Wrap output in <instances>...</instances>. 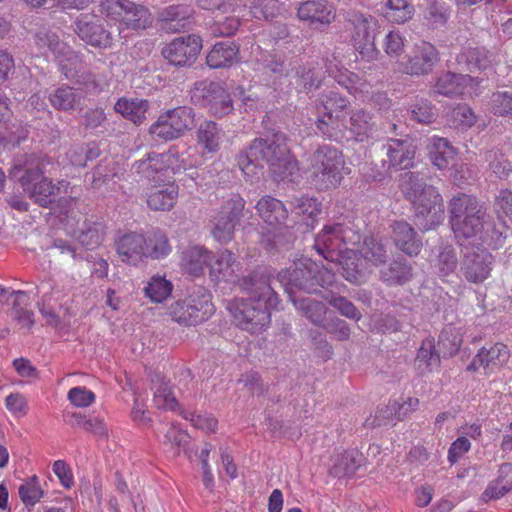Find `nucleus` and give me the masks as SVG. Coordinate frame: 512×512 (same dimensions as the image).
Segmentation results:
<instances>
[{
  "mask_svg": "<svg viewBox=\"0 0 512 512\" xmlns=\"http://www.w3.org/2000/svg\"><path fill=\"white\" fill-rule=\"evenodd\" d=\"M12 301V317L23 328L30 330L34 324V314L26 307L28 303V296L24 291L18 290L11 293Z\"/></svg>",
  "mask_w": 512,
  "mask_h": 512,
  "instance_id": "49530a36",
  "label": "nucleus"
},
{
  "mask_svg": "<svg viewBox=\"0 0 512 512\" xmlns=\"http://www.w3.org/2000/svg\"><path fill=\"white\" fill-rule=\"evenodd\" d=\"M406 38L398 29L390 30L384 37L382 48L391 59H399L405 51Z\"/></svg>",
  "mask_w": 512,
  "mask_h": 512,
  "instance_id": "4d7b16f0",
  "label": "nucleus"
},
{
  "mask_svg": "<svg viewBox=\"0 0 512 512\" xmlns=\"http://www.w3.org/2000/svg\"><path fill=\"white\" fill-rule=\"evenodd\" d=\"M212 259L213 252L203 245H189L179 252L180 268L193 277L204 275Z\"/></svg>",
  "mask_w": 512,
  "mask_h": 512,
  "instance_id": "393cba45",
  "label": "nucleus"
},
{
  "mask_svg": "<svg viewBox=\"0 0 512 512\" xmlns=\"http://www.w3.org/2000/svg\"><path fill=\"white\" fill-rule=\"evenodd\" d=\"M277 277L290 296L294 287L312 294L317 293L320 287L331 286L335 281L331 267L320 265L309 258L299 259L289 268L280 271Z\"/></svg>",
  "mask_w": 512,
  "mask_h": 512,
  "instance_id": "0eeeda50",
  "label": "nucleus"
},
{
  "mask_svg": "<svg viewBox=\"0 0 512 512\" xmlns=\"http://www.w3.org/2000/svg\"><path fill=\"white\" fill-rule=\"evenodd\" d=\"M245 200L240 195L227 199L213 217L212 236L219 243H228L233 239L236 226L243 216Z\"/></svg>",
  "mask_w": 512,
  "mask_h": 512,
  "instance_id": "f3484780",
  "label": "nucleus"
},
{
  "mask_svg": "<svg viewBox=\"0 0 512 512\" xmlns=\"http://www.w3.org/2000/svg\"><path fill=\"white\" fill-rule=\"evenodd\" d=\"M100 8L107 19L118 24L119 33L144 30L153 23L150 10L131 0H102Z\"/></svg>",
  "mask_w": 512,
  "mask_h": 512,
  "instance_id": "f8f14e48",
  "label": "nucleus"
},
{
  "mask_svg": "<svg viewBox=\"0 0 512 512\" xmlns=\"http://www.w3.org/2000/svg\"><path fill=\"white\" fill-rule=\"evenodd\" d=\"M297 18L309 24L329 26L336 19V8L329 0H307L297 8Z\"/></svg>",
  "mask_w": 512,
  "mask_h": 512,
  "instance_id": "a878e982",
  "label": "nucleus"
},
{
  "mask_svg": "<svg viewBox=\"0 0 512 512\" xmlns=\"http://www.w3.org/2000/svg\"><path fill=\"white\" fill-rule=\"evenodd\" d=\"M412 117L419 123L431 124L437 118L436 108L428 100H419L411 110Z\"/></svg>",
  "mask_w": 512,
  "mask_h": 512,
  "instance_id": "774afa93",
  "label": "nucleus"
},
{
  "mask_svg": "<svg viewBox=\"0 0 512 512\" xmlns=\"http://www.w3.org/2000/svg\"><path fill=\"white\" fill-rule=\"evenodd\" d=\"M323 76L313 67L304 66L298 75L297 84L306 93L318 89L322 84Z\"/></svg>",
  "mask_w": 512,
  "mask_h": 512,
  "instance_id": "e2e57ef3",
  "label": "nucleus"
},
{
  "mask_svg": "<svg viewBox=\"0 0 512 512\" xmlns=\"http://www.w3.org/2000/svg\"><path fill=\"white\" fill-rule=\"evenodd\" d=\"M259 217L273 229H280L288 218L284 203L269 195L262 196L255 205Z\"/></svg>",
  "mask_w": 512,
  "mask_h": 512,
  "instance_id": "473e14b6",
  "label": "nucleus"
},
{
  "mask_svg": "<svg viewBox=\"0 0 512 512\" xmlns=\"http://www.w3.org/2000/svg\"><path fill=\"white\" fill-rule=\"evenodd\" d=\"M67 399L74 407L86 408L95 402L96 395L84 386H76L68 391Z\"/></svg>",
  "mask_w": 512,
  "mask_h": 512,
  "instance_id": "0e129e2a",
  "label": "nucleus"
},
{
  "mask_svg": "<svg viewBox=\"0 0 512 512\" xmlns=\"http://www.w3.org/2000/svg\"><path fill=\"white\" fill-rule=\"evenodd\" d=\"M209 277L214 282H235L241 270L240 262L227 249L213 253V259L208 266Z\"/></svg>",
  "mask_w": 512,
  "mask_h": 512,
  "instance_id": "cd10ccee",
  "label": "nucleus"
},
{
  "mask_svg": "<svg viewBox=\"0 0 512 512\" xmlns=\"http://www.w3.org/2000/svg\"><path fill=\"white\" fill-rule=\"evenodd\" d=\"M491 111L497 116H507L512 118V93L508 91H498L491 95Z\"/></svg>",
  "mask_w": 512,
  "mask_h": 512,
  "instance_id": "680f3d73",
  "label": "nucleus"
},
{
  "mask_svg": "<svg viewBox=\"0 0 512 512\" xmlns=\"http://www.w3.org/2000/svg\"><path fill=\"white\" fill-rule=\"evenodd\" d=\"M203 48V40L197 34L179 36L166 43L161 55L174 67H191Z\"/></svg>",
  "mask_w": 512,
  "mask_h": 512,
  "instance_id": "a211bd4d",
  "label": "nucleus"
},
{
  "mask_svg": "<svg viewBox=\"0 0 512 512\" xmlns=\"http://www.w3.org/2000/svg\"><path fill=\"white\" fill-rule=\"evenodd\" d=\"M145 242V259L160 260L172 252L169 238L161 230L148 232Z\"/></svg>",
  "mask_w": 512,
  "mask_h": 512,
  "instance_id": "37998d69",
  "label": "nucleus"
},
{
  "mask_svg": "<svg viewBox=\"0 0 512 512\" xmlns=\"http://www.w3.org/2000/svg\"><path fill=\"white\" fill-rule=\"evenodd\" d=\"M413 277V268L404 259L394 260L387 270L382 271L381 279L388 285H404Z\"/></svg>",
  "mask_w": 512,
  "mask_h": 512,
  "instance_id": "a18cd8bd",
  "label": "nucleus"
},
{
  "mask_svg": "<svg viewBox=\"0 0 512 512\" xmlns=\"http://www.w3.org/2000/svg\"><path fill=\"white\" fill-rule=\"evenodd\" d=\"M297 309L303 312L313 324L321 325L325 314L326 307L322 302L315 301L311 298L294 299L292 298Z\"/></svg>",
  "mask_w": 512,
  "mask_h": 512,
  "instance_id": "5fc2aeb1",
  "label": "nucleus"
},
{
  "mask_svg": "<svg viewBox=\"0 0 512 512\" xmlns=\"http://www.w3.org/2000/svg\"><path fill=\"white\" fill-rule=\"evenodd\" d=\"M415 361L419 368L424 365L425 368L429 370L428 372L431 371L433 365H440V356L436 352L433 338H426L422 341V344L418 349ZM425 372L426 371H421V373Z\"/></svg>",
  "mask_w": 512,
  "mask_h": 512,
  "instance_id": "13d9d810",
  "label": "nucleus"
},
{
  "mask_svg": "<svg viewBox=\"0 0 512 512\" xmlns=\"http://www.w3.org/2000/svg\"><path fill=\"white\" fill-rule=\"evenodd\" d=\"M510 357L508 346L502 342L485 345L478 350L466 367V371L476 372L482 369L484 375L489 376L500 371L509 362Z\"/></svg>",
  "mask_w": 512,
  "mask_h": 512,
  "instance_id": "aec40b11",
  "label": "nucleus"
},
{
  "mask_svg": "<svg viewBox=\"0 0 512 512\" xmlns=\"http://www.w3.org/2000/svg\"><path fill=\"white\" fill-rule=\"evenodd\" d=\"M281 6L278 0H254L249 10L254 19L270 21L280 14Z\"/></svg>",
  "mask_w": 512,
  "mask_h": 512,
  "instance_id": "864d4df0",
  "label": "nucleus"
},
{
  "mask_svg": "<svg viewBox=\"0 0 512 512\" xmlns=\"http://www.w3.org/2000/svg\"><path fill=\"white\" fill-rule=\"evenodd\" d=\"M148 109L149 101L139 98L121 97L114 105V110L117 113L136 125H140L144 122Z\"/></svg>",
  "mask_w": 512,
  "mask_h": 512,
  "instance_id": "ea45409f",
  "label": "nucleus"
},
{
  "mask_svg": "<svg viewBox=\"0 0 512 512\" xmlns=\"http://www.w3.org/2000/svg\"><path fill=\"white\" fill-rule=\"evenodd\" d=\"M414 14L415 8L408 0H387L382 6L383 18L392 24H404Z\"/></svg>",
  "mask_w": 512,
  "mask_h": 512,
  "instance_id": "a19ab883",
  "label": "nucleus"
},
{
  "mask_svg": "<svg viewBox=\"0 0 512 512\" xmlns=\"http://www.w3.org/2000/svg\"><path fill=\"white\" fill-rule=\"evenodd\" d=\"M360 233L352 226L344 223L325 225L314 241L316 252L329 262L341 267L343 277L351 283H360L361 269L358 268L360 258L358 245Z\"/></svg>",
  "mask_w": 512,
  "mask_h": 512,
  "instance_id": "20e7f679",
  "label": "nucleus"
},
{
  "mask_svg": "<svg viewBox=\"0 0 512 512\" xmlns=\"http://www.w3.org/2000/svg\"><path fill=\"white\" fill-rule=\"evenodd\" d=\"M243 285L250 298H236L228 304L227 309L235 325L255 333L270 323L271 310L277 307L279 300L267 275L253 272L244 279Z\"/></svg>",
  "mask_w": 512,
  "mask_h": 512,
  "instance_id": "7ed1b4c3",
  "label": "nucleus"
},
{
  "mask_svg": "<svg viewBox=\"0 0 512 512\" xmlns=\"http://www.w3.org/2000/svg\"><path fill=\"white\" fill-rule=\"evenodd\" d=\"M236 161L246 181L254 182L263 175V167L258 163L250 152V145L240 151L236 156Z\"/></svg>",
  "mask_w": 512,
  "mask_h": 512,
  "instance_id": "603ef678",
  "label": "nucleus"
},
{
  "mask_svg": "<svg viewBox=\"0 0 512 512\" xmlns=\"http://www.w3.org/2000/svg\"><path fill=\"white\" fill-rule=\"evenodd\" d=\"M316 128L327 139L342 141L346 137V121L351 110L347 97L336 91L323 93L316 105Z\"/></svg>",
  "mask_w": 512,
  "mask_h": 512,
  "instance_id": "6e6552de",
  "label": "nucleus"
},
{
  "mask_svg": "<svg viewBox=\"0 0 512 512\" xmlns=\"http://www.w3.org/2000/svg\"><path fill=\"white\" fill-rule=\"evenodd\" d=\"M391 227L396 248L410 257L418 256L423 243L415 229L404 220L395 221Z\"/></svg>",
  "mask_w": 512,
  "mask_h": 512,
  "instance_id": "2f4dec72",
  "label": "nucleus"
},
{
  "mask_svg": "<svg viewBox=\"0 0 512 512\" xmlns=\"http://www.w3.org/2000/svg\"><path fill=\"white\" fill-rule=\"evenodd\" d=\"M352 25L351 40L362 56H372L375 51V37L379 29L378 20L363 13H354L349 19Z\"/></svg>",
  "mask_w": 512,
  "mask_h": 512,
  "instance_id": "6ab92c4d",
  "label": "nucleus"
},
{
  "mask_svg": "<svg viewBox=\"0 0 512 512\" xmlns=\"http://www.w3.org/2000/svg\"><path fill=\"white\" fill-rule=\"evenodd\" d=\"M224 132L221 126L212 120L203 121L196 131L197 144L206 153H217L220 150Z\"/></svg>",
  "mask_w": 512,
  "mask_h": 512,
  "instance_id": "4c0bfd02",
  "label": "nucleus"
},
{
  "mask_svg": "<svg viewBox=\"0 0 512 512\" xmlns=\"http://www.w3.org/2000/svg\"><path fill=\"white\" fill-rule=\"evenodd\" d=\"M240 61V45L235 41L217 42L206 55V64L211 69L231 68Z\"/></svg>",
  "mask_w": 512,
  "mask_h": 512,
  "instance_id": "c756f323",
  "label": "nucleus"
},
{
  "mask_svg": "<svg viewBox=\"0 0 512 512\" xmlns=\"http://www.w3.org/2000/svg\"><path fill=\"white\" fill-rule=\"evenodd\" d=\"M180 414L184 419L189 420L196 429H199L206 434H213L217 432L218 420L211 414L186 411H181Z\"/></svg>",
  "mask_w": 512,
  "mask_h": 512,
  "instance_id": "bf43d9fd",
  "label": "nucleus"
},
{
  "mask_svg": "<svg viewBox=\"0 0 512 512\" xmlns=\"http://www.w3.org/2000/svg\"><path fill=\"white\" fill-rule=\"evenodd\" d=\"M140 178L147 180L150 186L146 191V203L154 211H170L179 197V186L167 175L180 174L187 170L185 158L175 146L158 153L148 152L132 165Z\"/></svg>",
  "mask_w": 512,
  "mask_h": 512,
  "instance_id": "f257e3e1",
  "label": "nucleus"
},
{
  "mask_svg": "<svg viewBox=\"0 0 512 512\" xmlns=\"http://www.w3.org/2000/svg\"><path fill=\"white\" fill-rule=\"evenodd\" d=\"M474 82L475 79L470 75L446 72L437 78L433 90L447 97L463 96Z\"/></svg>",
  "mask_w": 512,
  "mask_h": 512,
  "instance_id": "f704fd0d",
  "label": "nucleus"
},
{
  "mask_svg": "<svg viewBox=\"0 0 512 512\" xmlns=\"http://www.w3.org/2000/svg\"><path fill=\"white\" fill-rule=\"evenodd\" d=\"M295 213L309 229L314 228L322 213V203L316 197L303 196L293 203Z\"/></svg>",
  "mask_w": 512,
  "mask_h": 512,
  "instance_id": "79ce46f5",
  "label": "nucleus"
},
{
  "mask_svg": "<svg viewBox=\"0 0 512 512\" xmlns=\"http://www.w3.org/2000/svg\"><path fill=\"white\" fill-rule=\"evenodd\" d=\"M345 164L341 150L331 145L319 146L310 157L307 180L317 190L334 189L344 178Z\"/></svg>",
  "mask_w": 512,
  "mask_h": 512,
  "instance_id": "1a4fd4ad",
  "label": "nucleus"
},
{
  "mask_svg": "<svg viewBox=\"0 0 512 512\" xmlns=\"http://www.w3.org/2000/svg\"><path fill=\"white\" fill-rule=\"evenodd\" d=\"M400 189L405 199L411 203L416 224L422 230H431L442 222V195L435 186L427 184L419 173H404L400 180Z\"/></svg>",
  "mask_w": 512,
  "mask_h": 512,
  "instance_id": "39448f33",
  "label": "nucleus"
},
{
  "mask_svg": "<svg viewBox=\"0 0 512 512\" xmlns=\"http://www.w3.org/2000/svg\"><path fill=\"white\" fill-rule=\"evenodd\" d=\"M215 312L211 293L198 287L185 298L174 301L167 308V315L180 326H197L207 321Z\"/></svg>",
  "mask_w": 512,
  "mask_h": 512,
  "instance_id": "9d476101",
  "label": "nucleus"
},
{
  "mask_svg": "<svg viewBox=\"0 0 512 512\" xmlns=\"http://www.w3.org/2000/svg\"><path fill=\"white\" fill-rule=\"evenodd\" d=\"M363 256L365 260L371 262L374 265H380L385 263L387 254L382 243L377 241L374 237H369L364 240L363 246L361 247L358 256ZM358 262V267L360 266Z\"/></svg>",
  "mask_w": 512,
  "mask_h": 512,
  "instance_id": "6e6d98bb",
  "label": "nucleus"
},
{
  "mask_svg": "<svg viewBox=\"0 0 512 512\" xmlns=\"http://www.w3.org/2000/svg\"><path fill=\"white\" fill-rule=\"evenodd\" d=\"M287 143L288 137L281 131L266 138H255L250 143L251 154L256 160L268 164L276 180L288 179L299 170L298 161L291 154Z\"/></svg>",
  "mask_w": 512,
  "mask_h": 512,
  "instance_id": "423d86ee",
  "label": "nucleus"
},
{
  "mask_svg": "<svg viewBox=\"0 0 512 512\" xmlns=\"http://www.w3.org/2000/svg\"><path fill=\"white\" fill-rule=\"evenodd\" d=\"M418 405L419 400L417 398L409 397L402 405L398 406L397 411V403L394 402L392 405H388L385 408L378 409L373 418L366 419L365 425L367 427L381 426L385 424V421L391 418L393 415L398 420H401L408 413L415 411Z\"/></svg>",
  "mask_w": 512,
  "mask_h": 512,
  "instance_id": "58836bf2",
  "label": "nucleus"
},
{
  "mask_svg": "<svg viewBox=\"0 0 512 512\" xmlns=\"http://www.w3.org/2000/svg\"><path fill=\"white\" fill-rule=\"evenodd\" d=\"M194 126V110L189 106H178L160 113L148 132L155 139L172 141L182 137Z\"/></svg>",
  "mask_w": 512,
  "mask_h": 512,
  "instance_id": "4468645a",
  "label": "nucleus"
},
{
  "mask_svg": "<svg viewBox=\"0 0 512 512\" xmlns=\"http://www.w3.org/2000/svg\"><path fill=\"white\" fill-rule=\"evenodd\" d=\"M494 262L495 258L489 251L478 249L464 256L460 270L469 283L481 284L491 276Z\"/></svg>",
  "mask_w": 512,
  "mask_h": 512,
  "instance_id": "412c9836",
  "label": "nucleus"
},
{
  "mask_svg": "<svg viewBox=\"0 0 512 512\" xmlns=\"http://www.w3.org/2000/svg\"><path fill=\"white\" fill-rule=\"evenodd\" d=\"M36 39L37 45L40 48H47L59 59L60 69L67 79L76 80V82L83 84L88 89H96L98 87V83L91 74L87 75L86 80L77 79L76 67L80 64L79 58L65 43L59 40L56 33L41 29L37 32Z\"/></svg>",
  "mask_w": 512,
  "mask_h": 512,
  "instance_id": "2eb2a0df",
  "label": "nucleus"
},
{
  "mask_svg": "<svg viewBox=\"0 0 512 512\" xmlns=\"http://www.w3.org/2000/svg\"><path fill=\"white\" fill-rule=\"evenodd\" d=\"M189 93L190 100L194 105L206 109L214 117L222 118L234 111L231 92L223 80L196 81Z\"/></svg>",
  "mask_w": 512,
  "mask_h": 512,
  "instance_id": "9b49d317",
  "label": "nucleus"
},
{
  "mask_svg": "<svg viewBox=\"0 0 512 512\" xmlns=\"http://www.w3.org/2000/svg\"><path fill=\"white\" fill-rule=\"evenodd\" d=\"M49 101L57 110L71 111L77 107L80 96L72 87L63 85L49 95Z\"/></svg>",
  "mask_w": 512,
  "mask_h": 512,
  "instance_id": "3c124183",
  "label": "nucleus"
},
{
  "mask_svg": "<svg viewBox=\"0 0 512 512\" xmlns=\"http://www.w3.org/2000/svg\"><path fill=\"white\" fill-rule=\"evenodd\" d=\"M388 167L384 172L371 175L373 180H382L390 169H409L414 164L416 147L408 140L390 139L386 145Z\"/></svg>",
  "mask_w": 512,
  "mask_h": 512,
  "instance_id": "b1692460",
  "label": "nucleus"
},
{
  "mask_svg": "<svg viewBox=\"0 0 512 512\" xmlns=\"http://www.w3.org/2000/svg\"><path fill=\"white\" fill-rule=\"evenodd\" d=\"M76 33L86 44L96 48L108 49L114 43L112 33L95 16H81L76 22Z\"/></svg>",
  "mask_w": 512,
  "mask_h": 512,
  "instance_id": "5701e85b",
  "label": "nucleus"
},
{
  "mask_svg": "<svg viewBox=\"0 0 512 512\" xmlns=\"http://www.w3.org/2000/svg\"><path fill=\"white\" fill-rule=\"evenodd\" d=\"M424 18L431 27L443 26L447 22L448 14L444 5L436 0H427Z\"/></svg>",
  "mask_w": 512,
  "mask_h": 512,
  "instance_id": "69168bd1",
  "label": "nucleus"
},
{
  "mask_svg": "<svg viewBox=\"0 0 512 512\" xmlns=\"http://www.w3.org/2000/svg\"><path fill=\"white\" fill-rule=\"evenodd\" d=\"M328 74L352 96L368 93L370 84L356 73L347 70L342 66L337 57L333 56L326 60Z\"/></svg>",
  "mask_w": 512,
  "mask_h": 512,
  "instance_id": "bb28decb",
  "label": "nucleus"
},
{
  "mask_svg": "<svg viewBox=\"0 0 512 512\" xmlns=\"http://www.w3.org/2000/svg\"><path fill=\"white\" fill-rule=\"evenodd\" d=\"M241 20L236 16H227L223 19L215 20L211 30L216 37H230L239 30Z\"/></svg>",
  "mask_w": 512,
  "mask_h": 512,
  "instance_id": "338daca9",
  "label": "nucleus"
},
{
  "mask_svg": "<svg viewBox=\"0 0 512 512\" xmlns=\"http://www.w3.org/2000/svg\"><path fill=\"white\" fill-rule=\"evenodd\" d=\"M373 114L364 108H351L346 121V137L357 142L368 140L374 131Z\"/></svg>",
  "mask_w": 512,
  "mask_h": 512,
  "instance_id": "7c9ffc66",
  "label": "nucleus"
},
{
  "mask_svg": "<svg viewBox=\"0 0 512 512\" xmlns=\"http://www.w3.org/2000/svg\"><path fill=\"white\" fill-rule=\"evenodd\" d=\"M456 61L469 72L485 71L493 66V54L484 47H465Z\"/></svg>",
  "mask_w": 512,
  "mask_h": 512,
  "instance_id": "c9c22d12",
  "label": "nucleus"
},
{
  "mask_svg": "<svg viewBox=\"0 0 512 512\" xmlns=\"http://www.w3.org/2000/svg\"><path fill=\"white\" fill-rule=\"evenodd\" d=\"M39 289H45L41 296V312L43 314L46 313V308L51 310L49 314L53 316H56L54 313L56 309H68L71 291L73 289L72 279H51L44 283Z\"/></svg>",
  "mask_w": 512,
  "mask_h": 512,
  "instance_id": "4be33fe9",
  "label": "nucleus"
},
{
  "mask_svg": "<svg viewBox=\"0 0 512 512\" xmlns=\"http://www.w3.org/2000/svg\"><path fill=\"white\" fill-rule=\"evenodd\" d=\"M428 157L439 170L453 168L457 150L443 137L432 136L427 144Z\"/></svg>",
  "mask_w": 512,
  "mask_h": 512,
  "instance_id": "72a5a7b5",
  "label": "nucleus"
},
{
  "mask_svg": "<svg viewBox=\"0 0 512 512\" xmlns=\"http://www.w3.org/2000/svg\"><path fill=\"white\" fill-rule=\"evenodd\" d=\"M363 461L362 454L356 449L345 450L332 457L330 474L337 478L352 477Z\"/></svg>",
  "mask_w": 512,
  "mask_h": 512,
  "instance_id": "e433bc0d",
  "label": "nucleus"
},
{
  "mask_svg": "<svg viewBox=\"0 0 512 512\" xmlns=\"http://www.w3.org/2000/svg\"><path fill=\"white\" fill-rule=\"evenodd\" d=\"M449 223L458 241L474 240L498 250L506 239L505 223L491 222L487 207L476 195L458 192L448 202Z\"/></svg>",
  "mask_w": 512,
  "mask_h": 512,
  "instance_id": "f03ea898",
  "label": "nucleus"
},
{
  "mask_svg": "<svg viewBox=\"0 0 512 512\" xmlns=\"http://www.w3.org/2000/svg\"><path fill=\"white\" fill-rule=\"evenodd\" d=\"M19 183L23 191L35 203L42 207H49L55 202L56 197L60 194H67L71 189L70 183L66 180H60L57 184L44 175V171L39 165L26 168L19 177Z\"/></svg>",
  "mask_w": 512,
  "mask_h": 512,
  "instance_id": "ddd939ff",
  "label": "nucleus"
},
{
  "mask_svg": "<svg viewBox=\"0 0 512 512\" xmlns=\"http://www.w3.org/2000/svg\"><path fill=\"white\" fill-rule=\"evenodd\" d=\"M477 116L471 107L466 104H458L450 113V122L455 128L467 129L472 127Z\"/></svg>",
  "mask_w": 512,
  "mask_h": 512,
  "instance_id": "052dcab7",
  "label": "nucleus"
},
{
  "mask_svg": "<svg viewBox=\"0 0 512 512\" xmlns=\"http://www.w3.org/2000/svg\"><path fill=\"white\" fill-rule=\"evenodd\" d=\"M172 290V283L165 276L157 274L147 282L144 295L153 303H162L170 297Z\"/></svg>",
  "mask_w": 512,
  "mask_h": 512,
  "instance_id": "de8ad7c7",
  "label": "nucleus"
},
{
  "mask_svg": "<svg viewBox=\"0 0 512 512\" xmlns=\"http://www.w3.org/2000/svg\"><path fill=\"white\" fill-rule=\"evenodd\" d=\"M145 243L144 234L128 232L116 240V252L123 263L137 266L145 260Z\"/></svg>",
  "mask_w": 512,
  "mask_h": 512,
  "instance_id": "c85d7f7f",
  "label": "nucleus"
},
{
  "mask_svg": "<svg viewBox=\"0 0 512 512\" xmlns=\"http://www.w3.org/2000/svg\"><path fill=\"white\" fill-rule=\"evenodd\" d=\"M440 61V53L432 43L420 40L413 44L409 54L396 63L395 70L409 76H426Z\"/></svg>",
  "mask_w": 512,
  "mask_h": 512,
  "instance_id": "dca6fc26",
  "label": "nucleus"
},
{
  "mask_svg": "<svg viewBox=\"0 0 512 512\" xmlns=\"http://www.w3.org/2000/svg\"><path fill=\"white\" fill-rule=\"evenodd\" d=\"M18 494L25 507H34L45 495L40 480L36 475L25 479L18 488Z\"/></svg>",
  "mask_w": 512,
  "mask_h": 512,
  "instance_id": "8fccbe9b",
  "label": "nucleus"
},
{
  "mask_svg": "<svg viewBox=\"0 0 512 512\" xmlns=\"http://www.w3.org/2000/svg\"><path fill=\"white\" fill-rule=\"evenodd\" d=\"M457 265V253L452 245L443 246L433 263L435 272L442 281H445L448 276L455 272Z\"/></svg>",
  "mask_w": 512,
  "mask_h": 512,
  "instance_id": "09e8293b",
  "label": "nucleus"
},
{
  "mask_svg": "<svg viewBox=\"0 0 512 512\" xmlns=\"http://www.w3.org/2000/svg\"><path fill=\"white\" fill-rule=\"evenodd\" d=\"M152 389L154 390L153 402L158 409L176 411L178 409V401L175 398L168 382L160 376L155 375L152 378Z\"/></svg>",
  "mask_w": 512,
  "mask_h": 512,
  "instance_id": "c03bdc74",
  "label": "nucleus"
}]
</instances>
